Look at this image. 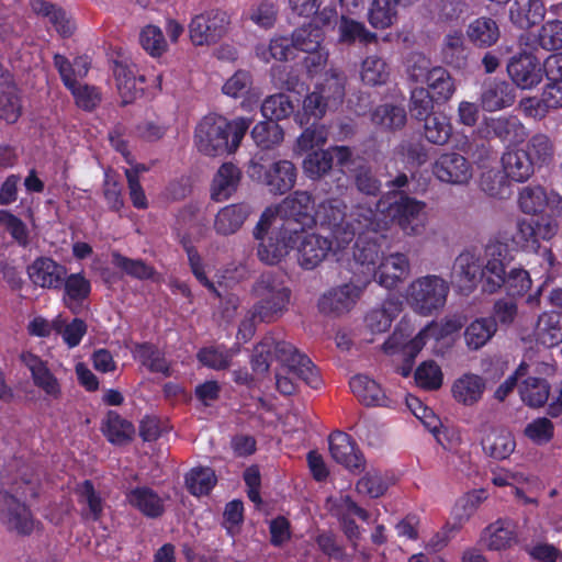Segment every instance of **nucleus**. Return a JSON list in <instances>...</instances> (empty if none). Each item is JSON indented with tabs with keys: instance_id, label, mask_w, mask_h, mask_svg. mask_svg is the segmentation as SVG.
<instances>
[{
	"instance_id": "nucleus-8",
	"label": "nucleus",
	"mask_w": 562,
	"mask_h": 562,
	"mask_svg": "<svg viewBox=\"0 0 562 562\" xmlns=\"http://www.w3.org/2000/svg\"><path fill=\"white\" fill-rule=\"evenodd\" d=\"M448 293L449 284L446 280L428 274L409 284L407 301L416 313L429 316L445 306Z\"/></svg>"
},
{
	"instance_id": "nucleus-15",
	"label": "nucleus",
	"mask_w": 562,
	"mask_h": 562,
	"mask_svg": "<svg viewBox=\"0 0 562 562\" xmlns=\"http://www.w3.org/2000/svg\"><path fill=\"white\" fill-rule=\"evenodd\" d=\"M432 175L448 184H467L472 178V165L461 154L442 153L432 164Z\"/></svg>"
},
{
	"instance_id": "nucleus-43",
	"label": "nucleus",
	"mask_w": 562,
	"mask_h": 562,
	"mask_svg": "<svg viewBox=\"0 0 562 562\" xmlns=\"http://www.w3.org/2000/svg\"><path fill=\"white\" fill-rule=\"evenodd\" d=\"M496 330L494 321L487 317L474 319L464 330L467 346L472 350L482 348L495 335Z\"/></svg>"
},
{
	"instance_id": "nucleus-63",
	"label": "nucleus",
	"mask_w": 562,
	"mask_h": 562,
	"mask_svg": "<svg viewBox=\"0 0 562 562\" xmlns=\"http://www.w3.org/2000/svg\"><path fill=\"white\" fill-rule=\"evenodd\" d=\"M53 329L61 335L63 341L65 345L72 349L80 345L82 338L87 334L88 326L87 323L79 317H75L70 323L65 326L59 322L53 323Z\"/></svg>"
},
{
	"instance_id": "nucleus-48",
	"label": "nucleus",
	"mask_w": 562,
	"mask_h": 562,
	"mask_svg": "<svg viewBox=\"0 0 562 562\" xmlns=\"http://www.w3.org/2000/svg\"><path fill=\"white\" fill-rule=\"evenodd\" d=\"M251 137L260 148L271 149L282 143L284 132L277 122L266 120L254 126Z\"/></svg>"
},
{
	"instance_id": "nucleus-57",
	"label": "nucleus",
	"mask_w": 562,
	"mask_h": 562,
	"mask_svg": "<svg viewBox=\"0 0 562 562\" xmlns=\"http://www.w3.org/2000/svg\"><path fill=\"white\" fill-rule=\"evenodd\" d=\"M181 244L188 256L189 266L194 278L199 281L200 284L220 297V292L206 276L204 262L198 249L191 244L190 240L182 239Z\"/></svg>"
},
{
	"instance_id": "nucleus-60",
	"label": "nucleus",
	"mask_w": 562,
	"mask_h": 562,
	"mask_svg": "<svg viewBox=\"0 0 562 562\" xmlns=\"http://www.w3.org/2000/svg\"><path fill=\"white\" fill-rule=\"evenodd\" d=\"M518 204L526 214L541 213L548 204L547 192L540 186L525 187L519 192Z\"/></svg>"
},
{
	"instance_id": "nucleus-18",
	"label": "nucleus",
	"mask_w": 562,
	"mask_h": 562,
	"mask_svg": "<svg viewBox=\"0 0 562 562\" xmlns=\"http://www.w3.org/2000/svg\"><path fill=\"white\" fill-rule=\"evenodd\" d=\"M300 240L299 235L285 232L282 226L259 240L257 247L258 259L269 266L278 265L290 250L294 249Z\"/></svg>"
},
{
	"instance_id": "nucleus-42",
	"label": "nucleus",
	"mask_w": 562,
	"mask_h": 562,
	"mask_svg": "<svg viewBox=\"0 0 562 562\" xmlns=\"http://www.w3.org/2000/svg\"><path fill=\"white\" fill-rule=\"evenodd\" d=\"M486 497V492L483 488L474 490L461 496L451 510V516L454 520L452 527L468 522Z\"/></svg>"
},
{
	"instance_id": "nucleus-54",
	"label": "nucleus",
	"mask_w": 562,
	"mask_h": 562,
	"mask_svg": "<svg viewBox=\"0 0 562 562\" xmlns=\"http://www.w3.org/2000/svg\"><path fill=\"white\" fill-rule=\"evenodd\" d=\"M294 104L289 95L277 93L267 97L261 104V113L266 120L278 121L288 119L294 113Z\"/></svg>"
},
{
	"instance_id": "nucleus-50",
	"label": "nucleus",
	"mask_w": 562,
	"mask_h": 562,
	"mask_svg": "<svg viewBox=\"0 0 562 562\" xmlns=\"http://www.w3.org/2000/svg\"><path fill=\"white\" fill-rule=\"evenodd\" d=\"M112 263L124 271L127 276L138 280H151L156 274L153 266L147 265L142 259H132L119 251H113Z\"/></svg>"
},
{
	"instance_id": "nucleus-55",
	"label": "nucleus",
	"mask_w": 562,
	"mask_h": 562,
	"mask_svg": "<svg viewBox=\"0 0 562 562\" xmlns=\"http://www.w3.org/2000/svg\"><path fill=\"white\" fill-rule=\"evenodd\" d=\"M323 40V30L317 25H313L312 23L302 25L292 34L294 48L304 53L319 48Z\"/></svg>"
},
{
	"instance_id": "nucleus-13",
	"label": "nucleus",
	"mask_w": 562,
	"mask_h": 562,
	"mask_svg": "<svg viewBox=\"0 0 562 562\" xmlns=\"http://www.w3.org/2000/svg\"><path fill=\"white\" fill-rule=\"evenodd\" d=\"M479 132L485 138H497L507 144V148L522 144L529 135L527 127L516 115L485 119Z\"/></svg>"
},
{
	"instance_id": "nucleus-17",
	"label": "nucleus",
	"mask_w": 562,
	"mask_h": 562,
	"mask_svg": "<svg viewBox=\"0 0 562 562\" xmlns=\"http://www.w3.org/2000/svg\"><path fill=\"white\" fill-rule=\"evenodd\" d=\"M331 458L352 473H360L366 468L363 453L348 434L336 430L328 438Z\"/></svg>"
},
{
	"instance_id": "nucleus-9",
	"label": "nucleus",
	"mask_w": 562,
	"mask_h": 562,
	"mask_svg": "<svg viewBox=\"0 0 562 562\" xmlns=\"http://www.w3.org/2000/svg\"><path fill=\"white\" fill-rule=\"evenodd\" d=\"M262 157L259 160H252L248 173L249 176L263 183L270 193L282 195L295 186L297 170L294 164L290 160L283 159L273 161L266 166Z\"/></svg>"
},
{
	"instance_id": "nucleus-49",
	"label": "nucleus",
	"mask_w": 562,
	"mask_h": 562,
	"mask_svg": "<svg viewBox=\"0 0 562 562\" xmlns=\"http://www.w3.org/2000/svg\"><path fill=\"white\" fill-rule=\"evenodd\" d=\"M398 311L397 303L386 301L382 307L373 308L366 315V325L372 334L385 333L390 329Z\"/></svg>"
},
{
	"instance_id": "nucleus-39",
	"label": "nucleus",
	"mask_w": 562,
	"mask_h": 562,
	"mask_svg": "<svg viewBox=\"0 0 562 562\" xmlns=\"http://www.w3.org/2000/svg\"><path fill=\"white\" fill-rule=\"evenodd\" d=\"M427 90L436 103H445L453 95L456 86L450 72L442 67H434L426 75Z\"/></svg>"
},
{
	"instance_id": "nucleus-5",
	"label": "nucleus",
	"mask_w": 562,
	"mask_h": 562,
	"mask_svg": "<svg viewBox=\"0 0 562 562\" xmlns=\"http://www.w3.org/2000/svg\"><path fill=\"white\" fill-rule=\"evenodd\" d=\"M252 293L258 299L254 305V317L266 323L280 317L288 310L291 299L284 274L274 271L261 273L252 285Z\"/></svg>"
},
{
	"instance_id": "nucleus-61",
	"label": "nucleus",
	"mask_w": 562,
	"mask_h": 562,
	"mask_svg": "<svg viewBox=\"0 0 562 562\" xmlns=\"http://www.w3.org/2000/svg\"><path fill=\"white\" fill-rule=\"evenodd\" d=\"M389 78L386 63L378 56H368L362 61L361 80L368 86H379Z\"/></svg>"
},
{
	"instance_id": "nucleus-33",
	"label": "nucleus",
	"mask_w": 562,
	"mask_h": 562,
	"mask_svg": "<svg viewBox=\"0 0 562 562\" xmlns=\"http://www.w3.org/2000/svg\"><path fill=\"white\" fill-rule=\"evenodd\" d=\"M328 503L331 515L341 520L345 527H358L356 519L363 524H371L372 514L360 507L349 495L330 498Z\"/></svg>"
},
{
	"instance_id": "nucleus-2",
	"label": "nucleus",
	"mask_w": 562,
	"mask_h": 562,
	"mask_svg": "<svg viewBox=\"0 0 562 562\" xmlns=\"http://www.w3.org/2000/svg\"><path fill=\"white\" fill-rule=\"evenodd\" d=\"M347 205L339 199H326L316 207L317 223L330 232L337 249L348 246L356 235L367 232H376L379 224L375 222V213L371 209L356 207L347 216Z\"/></svg>"
},
{
	"instance_id": "nucleus-40",
	"label": "nucleus",
	"mask_w": 562,
	"mask_h": 562,
	"mask_svg": "<svg viewBox=\"0 0 562 562\" xmlns=\"http://www.w3.org/2000/svg\"><path fill=\"white\" fill-rule=\"evenodd\" d=\"M537 335L539 342L548 348L562 342V313L551 312L540 316Z\"/></svg>"
},
{
	"instance_id": "nucleus-19",
	"label": "nucleus",
	"mask_w": 562,
	"mask_h": 562,
	"mask_svg": "<svg viewBox=\"0 0 562 562\" xmlns=\"http://www.w3.org/2000/svg\"><path fill=\"white\" fill-rule=\"evenodd\" d=\"M68 269L50 257L41 256L27 267V274L35 286L46 290H60Z\"/></svg>"
},
{
	"instance_id": "nucleus-30",
	"label": "nucleus",
	"mask_w": 562,
	"mask_h": 562,
	"mask_svg": "<svg viewBox=\"0 0 562 562\" xmlns=\"http://www.w3.org/2000/svg\"><path fill=\"white\" fill-rule=\"evenodd\" d=\"M101 430L106 440L114 446L130 443L135 436L132 422L122 417L115 411H109L102 422Z\"/></svg>"
},
{
	"instance_id": "nucleus-29",
	"label": "nucleus",
	"mask_w": 562,
	"mask_h": 562,
	"mask_svg": "<svg viewBox=\"0 0 562 562\" xmlns=\"http://www.w3.org/2000/svg\"><path fill=\"white\" fill-rule=\"evenodd\" d=\"M546 7L541 0H514L509 7L510 22L521 30H528L544 19Z\"/></svg>"
},
{
	"instance_id": "nucleus-22",
	"label": "nucleus",
	"mask_w": 562,
	"mask_h": 562,
	"mask_svg": "<svg viewBox=\"0 0 562 562\" xmlns=\"http://www.w3.org/2000/svg\"><path fill=\"white\" fill-rule=\"evenodd\" d=\"M349 386L353 395L364 406L396 407V401L389 397L382 390L381 385L366 374H357L352 376L349 381Z\"/></svg>"
},
{
	"instance_id": "nucleus-58",
	"label": "nucleus",
	"mask_w": 562,
	"mask_h": 562,
	"mask_svg": "<svg viewBox=\"0 0 562 562\" xmlns=\"http://www.w3.org/2000/svg\"><path fill=\"white\" fill-rule=\"evenodd\" d=\"M181 244L188 256L189 266L194 278L199 281L200 284L220 297V292L206 276L204 262L198 249L191 244L190 240L182 239Z\"/></svg>"
},
{
	"instance_id": "nucleus-59",
	"label": "nucleus",
	"mask_w": 562,
	"mask_h": 562,
	"mask_svg": "<svg viewBox=\"0 0 562 562\" xmlns=\"http://www.w3.org/2000/svg\"><path fill=\"white\" fill-rule=\"evenodd\" d=\"M504 281L503 289L507 296L515 300L524 296L532 284L529 272L520 267H515L507 271Z\"/></svg>"
},
{
	"instance_id": "nucleus-1",
	"label": "nucleus",
	"mask_w": 562,
	"mask_h": 562,
	"mask_svg": "<svg viewBox=\"0 0 562 562\" xmlns=\"http://www.w3.org/2000/svg\"><path fill=\"white\" fill-rule=\"evenodd\" d=\"M273 361H278L289 373L312 389L317 390L323 384L316 366L305 353L300 352L291 342L266 336L255 346L250 366L255 373L266 374Z\"/></svg>"
},
{
	"instance_id": "nucleus-37",
	"label": "nucleus",
	"mask_w": 562,
	"mask_h": 562,
	"mask_svg": "<svg viewBox=\"0 0 562 562\" xmlns=\"http://www.w3.org/2000/svg\"><path fill=\"white\" fill-rule=\"evenodd\" d=\"M407 121L406 111L403 106L384 103L371 112V122L374 126L385 132L402 130Z\"/></svg>"
},
{
	"instance_id": "nucleus-46",
	"label": "nucleus",
	"mask_w": 562,
	"mask_h": 562,
	"mask_svg": "<svg viewBox=\"0 0 562 562\" xmlns=\"http://www.w3.org/2000/svg\"><path fill=\"white\" fill-rule=\"evenodd\" d=\"M424 121V136L435 145H445L451 137L452 126L448 117L441 113H432Z\"/></svg>"
},
{
	"instance_id": "nucleus-24",
	"label": "nucleus",
	"mask_w": 562,
	"mask_h": 562,
	"mask_svg": "<svg viewBox=\"0 0 562 562\" xmlns=\"http://www.w3.org/2000/svg\"><path fill=\"white\" fill-rule=\"evenodd\" d=\"M409 271L408 257L402 252H394L381 261L374 271V279L381 286L392 290L407 278Z\"/></svg>"
},
{
	"instance_id": "nucleus-14",
	"label": "nucleus",
	"mask_w": 562,
	"mask_h": 562,
	"mask_svg": "<svg viewBox=\"0 0 562 562\" xmlns=\"http://www.w3.org/2000/svg\"><path fill=\"white\" fill-rule=\"evenodd\" d=\"M484 258L474 249H465L454 259L452 281L463 294L472 293L479 284Z\"/></svg>"
},
{
	"instance_id": "nucleus-26",
	"label": "nucleus",
	"mask_w": 562,
	"mask_h": 562,
	"mask_svg": "<svg viewBox=\"0 0 562 562\" xmlns=\"http://www.w3.org/2000/svg\"><path fill=\"white\" fill-rule=\"evenodd\" d=\"M241 180L240 169L233 162H224L213 177L211 199L215 202L228 200L238 189Z\"/></svg>"
},
{
	"instance_id": "nucleus-20",
	"label": "nucleus",
	"mask_w": 562,
	"mask_h": 562,
	"mask_svg": "<svg viewBox=\"0 0 562 562\" xmlns=\"http://www.w3.org/2000/svg\"><path fill=\"white\" fill-rule=\"evenodd\" d=\"M361 288L345 283L325 292L318 300V310L325 315H341L348 313L360 297Z\"/></svg>"
},
{
	"instance_id": "nucleus-23",
	"label": "nucleus",
	"mask_w": 562,
	"mask_h": 562,
	"mask_svg": "<svg viewBox=\"0 0 562 562\" xmlns=\"http://www.w3.org/2000/svg\"><path fill=\"white\" fill-rule=\"evenodd\" d=\"M63 303L74 314L81 311L92 291L91 281L83 272L66 273L61 282Z\"/></svg>"
},
{
	"instance_id": "nucleus-44",
	"label": "nucleus",
	"mask_w": 562,
	"mask_h": 562,
	"mask_svg": "<svg viewBox=\"0 0 562 562\" xmlns=\"http://www.w3.org/2000/svg\"><path fill=\"white\" fill-rule=\"evenodd\" d=\"M398 18L394 0H372L368 11V21L372 27L384 30L396 23Z\"/></svg>"
},
{
	"instance_id": "nucleus-34",
	"label": "nucleus",
	"mask_w": 562,
	"mask_h": 562,
	"mask_svg": "<svg viewBox=\"0 0 562 562\" xmlns=\"http://www.w3.org/2000/svg\"><path fill=\"white\" fill-rule=\"evenodd\" d=\"M484 390L485 381L482 376L464 373L453 382L451 393L458 403L472 406L482 398Z\"/></svg>"
},
{
	"instance_id": "nucleus-7",
	"label": "nucleus",
	"mask_w": 562,
	"mask_h": 562,
	"mask_svg": "<svg viewBox=\"0 0 562 562\" xmlns=\"http://www.w3.org/2000/svg\"><path fill=\"white\" fill-rule=\"evenodd\" d=\"M315 199L312 193L296 190L279 204L278 212L283 220L282 227L293 235L302 234L317 224Z\"/></svg>"
},
{
	"instance_id": "nucleus-11",
	"label": "nucleus",
	"mask_w": 562,
	"mask_h": 562,
	"mask_svg": "<svg viewBox=\"0 0 562 562\" xmlns=\"http://www.w3.org/2000/svg\"><path fill=\"white\" fill-rule=\"evenodd\" d=\"M506 70L512 82L521 90H531L542 81V64L535 54L526 50L514 54Z\"/></svg>"
},
{
	"instance_id": "nucleus-32",
	"label": "nucleus",
	"mask_w": 562,
	"mask_h": 562,
	"mask_svg": "<svg viewBox=\"0 0 562 562\" xmlns=\"http://www.w3.org/2000/svg\"><path fill=\"white\" fill-rule=\"evenodd\" d=\"M514 88L505 80L488 83L481 94V105L487 112H495L512 106L515 102Z\"/></svg>"
},
{
	"instance_id": "nucleus-41",
	"label": "nucleus",
	"mask_w": 562,
	"mask_h": 562,
	"mask_svg": "<svg viewBox=\"0 0 562 562\" xmlns=\"http://www.w3.org/2000/svg\"><path fill=\"white\" fill-rule=\"evenodd\" d=\"M519 394L530 407L543 406L550 395V384L543 378L528 376L519 386Z\"/></svg>"
},
{
	"instance_id": "nucleus-53",
	"label": "nucleus",
	"mask_w": 562,
	"mask_h": 562,
	"mask_svg": "<svg viewBox=\"0 0 562 562\" xmlns=\"http://www.w3.org/2000/svg\"><path fill=\"white\" fill-rule=\"evenodd\" d=\"M334 156L330 150H312L303 160V170L307 178L316 180L333 168Z\"/></svg>"
},
{
	"instance_id": "nucleus-12",
	"label": "nucleus",
	"mask_w": 562,
	"mask_h": 562,
	"mask_svg": "<svg viewBox=\"0 0 562 562\" xmlns=\"http://www.w3.org/2000/svg\"><path fill=\"white\" fill-rule=\"evenodd\" d=\"M506 248L503 244H488L479 283L483 293L494 294L503 289L506 277Z\"/></svg>"
},
{
	"instance_id": "nucleus-35",
	"label": "nucleus",
	"mask_w": 562,
	"mask_h": 562,
	"mask_svg": "<svg viewBox=\"0 0 562 562\" xmlns=\"http://www.w3.org/2000/svg\"><path fill=\"white\" fill-rule=\"evenodd\" d=\"M135 358L151 373H160L166 378L171 375V367L165 352L153 342L136 344Z\"/></svg>"
},
{
	"instance_id": "nucleus-27",
	"label": "nucleus",
	"mask_w": 562,
	"mask_h": 562,
	"mask_svg": "<svg viewBox=\"0 0 562 562\" xmlns=\"http://www.w3.org/2000/svg\"><path fill=\"white\" fill-rule=\"evenodd\" d=\"M250 214L251 206L246 202L226 205L217 212L214 229L222 236L233 235L241 228Z\"/></svg>"
},
{
	"instance_id": "nucleus-4",
	"label": "nucleus",
	"mask_w": 562,
	"mask_h": 562,
	"mask_svg": "<svg viewBox=\"0 0 562 562\" xmlns=\"http://www.w3.org/2000/svg\"><path fill=\"white\" fill-rule=\"evenodd\" d=\"M376 212L407 236H419L426 229V203L404 192H389L381 196Z\"/></svg>"
},
{
	"instance_id": "nucleus-47",
	"label": "nucleus",
	"mask_w": 562,
	"mask_h": 562,
	"mask_svg": "<svg viewBox=\"0 0 562 562\" xmlns=\"http://www.w3.org/2000/svg\"><path fill=\"white\" fill-rule=\"evenodd\" d=\"M339 41L342 43H355L359 41L361 44H371L378 41L375 33L370 32L362 22L356 21L342 15L338 26Z\"/></svg>"
},
{
	"instance_id": "nucleus-38",
	"label": "nucleus",
	"mask_w": 562,
	"mask_h": 562,
	"mask_svg": "<svg viewBox=\"0 0 562 562\" xmlns=\"http://www.w3.org/2000/svg\"><path fill=\"white\" fill-rule=\"evenodd\" d=\"M467 35L474 46L487 48L498 41L501 32L495 20L481 16L469 24Z\"/></svg>"
},
{
	"instance_id": "nucleus-45",
	"label": "nucleus",
	"mask_w": 562,
	"mask_h": 562,
	"mask_svg": "<svg viewBox=\"0 0 562 562\" xmlns=\"http://www.w3.org/2000/svg\"><path fill=\"white\" fill-rule=\"evenodd\" d=\"M53 60L64 86L68 90L74 88V86L78 82L77 77H85L89 70L87 63H85L81 57L76 58L72 64L66 56L61 54H55Z\"/></svg>"
},
{
	"instance_id": "nucleus-21",
	"label": "nucleus",
	"mask_w": 562,
	"mask_h": 562,
	"mask_svg": "<svg viewBox=\"0 0 562 562\" xmlns=\"http://www.w3.org/2000/svg\"><path fill=\"white\" fill-rule=\"evenodd\" d=\"M20 358L22 363L30 370L34 385L42 390L49 398L59 400L63 394L61 385L47 367V363L31 351L22 352Z\"/></svg>"
},
{
	"instance_id": "nucleus-6",
	"label": "nucleus",
	"mask_w": 562,
	"mask_h": 562,
	"mask_svg": "<svg viewBox=\"0 0 562 562\" xmlns=\"http://www.w3.org/2000/svg\"><path fill=\"white\" fill-rule=\"evenodd\" d=\"M40 487V481L34 475L15 480L11 492L1 493L0 520L9 527H26L32 513L25 503L37 498Z\"/></svg>"
},
{
	"instance_id": "nucleus-51",
	"label": "nucleus",
	"mask_w": 562,
	"mask_h": 562,
	"mask_svg": "<svg viewBox=\"0 0 562 562\" xmlns=\"http://www.w3.org/2000/svg\"><path fill=\"white\" fill-rule=\"evenodd\" d=\"M216 482L215 472L209 467L194 468L186 475L187 488L195 496L207 495Z\"/></svg>"
},
{
	"instance_id": "nucleus-64",
	"label": "nucleus",
	"mask_w": 562,
	"mask_h": 562,
	"mask_svg": "<svg viewBox=\"0 0 562 562\" xmlns=\"http://www.w3.org/2000/svg\"><path fill=\"white\" fill-rule=\"evenodd\" d=\"M22 115V102L18 87L0 93V119L8 124H14Z\"/></svg>"
},
{
	"instance_id": "nucleus-10",
	"label": "nucleus",
	"mask_w": 562,
	"mask_h": 562,
	"mask_svg": "<svg viewBox=\"0 0 562 562\" xmlns=\"http://www.w3.org/2000/svg\"><path fill=\"white\" fill-rule=\"evenodd\" d=\"M231 19L220 9H211L196 14L189 24V35L196 46L217 43L227 32Z\"/></svg>"
},
{
	"instance_id": "nucleus-36",
	"label": "nucleus",
	"mask_w": 562,
	"mask_h": 562,
	"mask_svg": "<svg viewBox=\"0 0 562 562\" xmlns=\"http://www.w3.org/2000/svg\"><path fill=\"white\" fill-rule=\"evenodd\" d=\"M469 49L464 44L461 31H453L445 36L441 58L445 64L456 69H464L468 65Z\"/></svg>"
},
{
	"instance_id": "nucleus-16",
	"label": "nucleus",
	"mask_w": 562,
	"mask_h": 562,
	"mask_svg": "<svg viewBox=\"0 0 562 562\" xmlns=\"http://www.w3.org/2000/svg\"><path fill=\"white\" fill-rule=\"evenodd\" d=\"M335 240L316 233L305 231L294 248L297 250V263L304 270H314L334 248Z\"/></svg>"
},
{
	"instance_id": "nucleus-28",
	"label": "nucleus",
	"mask_w": 562,
	"mask_h": 562,
	"mask_svg": "<svg viewBox=\"0 0 562 562\" xmlns=\"http://www.w3.org/2000/svg\"><path fill=\"white\" fill-rule=\"evenodd\" d=\"M113 74L117 89L120 90L125 103H130L137 97V94H142L144 92L143 85L145 83V77L143 75H137L136 65L127 64L125 61H115Z\"/></svg>"
},
{
	"instance_id": "nucleus-56",
	"label": "nucleus",
	"mask_w": 562,
	"mask_h": 562,
	"mask_svg": "<svg viewBox=\"0 0 562 562\" xmlns=\"http://www.w3.org/2000/svg\"><path fill=\"white\" fill-rule=\"evenodd\" d=\"M416 384L426 391H435L441 387L443 374L441 368L434 360L422 362L414 374Z\"/></svg>"
},
{
	"instance_id": "nucleus-3",
	"label": "nucleus",
	"mask_w": 562,
	"mask_h": 562,
	"mask_svg": "<svg viewBox=\"0 0 562 562\" xmlns=\"http://www.w3.org/2000/svg\"><path fill=\"white\" fill-rule=\"evenodd\" d=\"M249 124L244 117L228 121L218 114H207L195 126L194 145L201 154L211 157L235 153Z\"/></svg>"
},
{
	"instance_id": "nucleus-62",
	"label": "nucleus",
	"mask_w": 562,
	"mask_h": 562,
	"mask_svg": "<svg viewBox=\"0 0 562 562\" xmlns=\"http://www.w3.org/2000/svg\"><path fill=\"white\" fill-rule=\"evenodd\" d=\"M537 225L533 218H519L516 223V232L513 241L525 251H537L540 243L537 241Z\"/></svg>"
},
{
	"instance_id": "nucleus-31",
	"label": "nucleus",
	"mask_w": 562,
	"mask_h": 562,
	"mask_svg": "<svg viewBox=\"0 0 562 562\" xmlns=\"http://www.w3.org/2000/svg\"><path fill=\"white\" fill-rule=\"evenodd\" d=\"M126 501L143 515L160 517L165 512L164 499L150 487L136 486L126 493Z\"/></svg>"
},
{
	"instance_id": "nucleus-25",
	"label": "nucleus",
	"mask_w": 562,
	"mask_h": 562,
	"mask_svg": "<svg viewBox=\"0 0 562 562\" xmlns=\"http://www.w3.org/2000/svg\"><path fill=\"white\" fill-rule=\"evenodd\" d=\"M505 177L514 182H526L535 172V161L529 153L521 148H506L501 157Z\"/></svg>"
},
{
	"instance_id": "nucleus-52",
	"label": "nucleus",
	"mask_w": 562,
	"mask_h": 562,
	"mask_svg": "<svg viewBox=\"0 0 562 562\" xmlns=\"http://www.w3.org/2000/svg\"><path fill=\"white\" fill-rule=\"evenodd\" d=\"M326 89H319L307 94L303 101V113H297L294 116L295 122L303 126L308 124L310 116H313L315 121L323 117L326 112V108L331 105L325 97Z\"/></svg>"
}]
</instances>
